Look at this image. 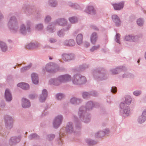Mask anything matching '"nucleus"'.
Instances as JSON below:
<instances>
[{"instance_id":"nucleus-1","label":"nucleus","mask_w":146,"mask_h":146,"mask_svg":"<svg viewBox=\"0 0 146 146\" xmlns=\"http://www.w3.org/2000/svg\"><path fill=\"white\" fill-rule=\"evenodd\" d=\"M99 105L98 103L90 101L86 103L85 107L83 106H81L79 108L78 112L79 119L84 123L89 122L90 120V116L87 113L86 111L92 110L94 107L97 108Z\"/></svg>"},{"instance_id":"nucleus-2","label":"nucleus","mask_w":146,"mask_h":146,"mask_svg":"<svg viewBox=\"0 0 146 146\" xmlns=\"http://www.w3.org/2000/svg\"><path fill=\"white\" fill-rule=\"evenodd\" d=\"M93 74L94 79L99 81L106 80L108 77L106 72L101 68L94 69L93 71Z\"/></svg>"},{"instance_id":"nucleus-3","label":"nucleus","mask_w":146,"mask_h":146,"mask_svg":"<svg viewBox=\"0 0 146 146\" xmlns=\"http://www.w3.org/2000/svg\"><path fill=\"white\" fill-rule=\"evenodd\" d=\"M8 26L11 32L13 33H15L19 31V26L15 16H13L10 17Z\"/></svg>"},{"instance_id":"nucleus-4","label":"nucleus","mask_w":146,"mask_h":146,"mask_svg":"<svg viewBox=\"0 0 146 146\" xmlns=\"http://www.w3.org/2000/svg\"><path fill=\"white\" fill-rule=\"evenodd\" d=\"M31 22L29 20H27L26 22V27L24 24H22L20 27V33L23 35H25L27 34V32H31L32 31L31 28Z\"/></svg>"},{"instance_id":"nucleus-5","label":"nucleus","mask_w":146,"mask_h":146,"mask_svg":"<svg viewBox=\"0 0 146 146\" xmlns=\"http://www.w3.org/2000/svg\"><path fill=\"white\" fill-rule=\"evenodd\" d=\"M72 82L75 85H80L85 83L86 80L84 76L80 74H76L74 75Z\"/></svg>"},{"instance_id":"nucleus-6","label":"nucleus","mask_w":146,"mask_h":146,"mask_svg":"<svg viewBox=\"0 0 146 146\" xmlns=\"http://www.w3.org/2000/svg\"><path fill=\"white\" fill-rule=\"evenodd\" d=\"M4 118L6 128L8 129H11L13 125V120L12 117L9 115H5Z\"/></svg>"},{"instance_id":"nucleus-7","label":"nucleus","mask_w":146,"mask_h":146,"mask_svg":"<svg viewBox=\"0 0 146 146\" xmlns=\"http://www.w3.org/2000/svg\"><path fill=\"white\" fill-rule=\"evenodd\" d=\"M63 117L62 115H59L57 116L53 121V125L54 128H58L62 123Z\"/></svg>"},{"instance_id":"nucleus-8","label":"nucleus","mask_w":146,"mask_h":146,"mask_svg":"<svg viewBox=\"0 0 146 146\" xmlns=\"http://www.w3.org/2000/svg\"><path fill=\"white\" fill-rule=\"evenodd\" d=\"M128 104L124 102H121L119 105L120 108L122 110L124 113L127 116L128 115L130 112V108Z\"/></svg>"},{"instance_id":"nucleus-9","label":"nucleus","mask_w":146,"mask_h":146,"mask_svg":"<svg viewBox=\"0 0 146 146\" xmlns=\"http://www.w3.org/2000/svg\"><path fill=\"white\" fill-rule=\"evenodd\" d=\"M21 139V135H19L17 136L12 137L9 140V144L11 146L15 145L20 142Z\"/></svg>"},{"instance_id":"nucleus-10","label":"nucleus","mask_w":146,"mask_h":146,"mask_svg":"<svg viewBox=\"0 0 146 146\" xmlns=\"http://www.w3.org/2000/svg\"><path fill=\"white\" fill-rule=\"evenodd\" d=\"M60 76L54 78H52L49 81V83L50 85L58 86L62 83Z\"/></svg>"},{"instance_id":"nucleus-11","label":"nucleus","mask_w":146,"mask_h":146,"mask_svg":"<svg viewBox=\"0 0 146 146\" xmlns=\"http://www.w3.org/2000/svg\"><path fill=\"white\" fill-rule=\"evenodd\" d=\"M62 59L66 62H68L74 59L75 56L72 53H64L62 54Z\"/></svg>"},{"instance_id":"nucleus-12","label":"nucleus","mask_w":146,"mask_h":146,"mask_svg":"<svg viewBox=\"0 0 146 146\" xmlns=\"http://www.w3.org/2000/svg\"><path fill=\"white\" fill-rule=\"evenodd\" d=\"M126 70V68L125 66H120L117 67L115 68L112 69L110 71L112 74L115 75L118 74L121 71Z\"/></svg>"},{"instance_id":"nucleus-13","label":"nucleus","mask_w":146,"mask_h":146,"mask_svg":"<svg viewBox=\"0 0 146 146\" xmlns=\"http://www.w3.org/2000/svg\"><path fill=\"white\" fill-rule=\"evenodd\" d=\"M45 68L46 71L50 73L55 72L56 70L55 66L53 65V64L52 63H50L47 64L45 66Z\"/></svg>"},{"instance_id":"nucleus-14","label":"nucleus","mask_w":146,"mask_h":146,"mask_svg":"<svg viewBox=\"0 0 146 146\" xmlns=\"http://www.w3.org/2000/svg\"><path fill=\"white\" fill-rule=\"evenodd\" d=\"M82 101L81 98L74 97L70 99V102L72 105L77 106L80 104Z\"/></svg>"},{"instance_id":"nucleus-15","label":"nucleus","mask_w":146,"mask_h":146,"mask_svg":"<svg viewBox=\"0 0 146 146\" xmlns=\"http://www.w3.org/2000/svg\"><path fill=\"white\" fill-rule=\"evenodd\" d=\"M23 8V9L26 10V12L29 15L33 14L36 11V9L35 8L32 7L27 5H24Z\"/></svg>"},{"instance_id":"nucleus-16","label":"nucleus","mask_w":146,"mask_h":146,"mask_svg":"<svg viewBox=\"0 0 146 146\" xmlns=\"http://www.w3.org/2000/svg\"><path fill=\"white\" fill-rule=\"evenodd\" d=\"M5 98L6 101L10 102L12 100V96L10 90L8 89H6L5 93Z\"/></svg>"},{"instance_id":"nucleus-17","label":"nucleus","mask_w":146,"mask_h":146,"mask_svg":"<svg viewBox=\"0 0 146 146\" xmlns=\"http://www.w3.org/2000/svg\"><path fill=\"white\" fill-rule=\"evenodd\" d=\"M74 127L72 122H69L67 123L66 127V131L68 133H71L74 132Z\"/></svg>"},{"instance_id":"nucleus-18","label":"nucleus","mask_w":146,"mask_h":146,"mask_svg":"<svg viewBox=\"0 0 146 146\" xmlns=\"http://www.w3.org/2000/svg\"><path fill=\"white\" fill-rule=\"evenodd\" d=\"M47 95L48 92L47 90L45 89L43 90L40 96L39 101L41 102H44L47 98Z\"/></svg>"},{"instance_id":"nucleus-19","label":"nucleus","mask_w":146,"mask_h":146,"mask_svg":"<svg viewBox=\"0 0 146 146\" xmlns=\"http://www.w3.org/2000/svg\"><path fill=\"white\" fill-rule=\"evenodd\" d=\"M85 12L88 14L92 15H94L96 13L94 8L92 6H88L85 10Z\"/></svg>"},{"instance_id":"nucleus-20","label":"nucleus","mask_w":146,"mask_h":146,"mask_svg":"<svg viewBox=\"0 0 146 146\" xmlns=\"http://www.w3.org/2000/svg\"><path fill=\"white\" fill-rule=\"evenodd\" d=\"M62 83H64L70 81L71 79V76L68 74L60 76Z\"/></svg>"},{"instance_id":"nucleus-21","label":"nucleus","mask_w":146,"mask_h":146,"mask_svg":"<svg viewBox=\"0 0 146 146\" xmlns=\"http://www.w3.org/2000/svg\"><path fill=\"white\" fill-rule=\"evenodd\" d=\"M112 19L115 23L116 26L118 27L121 24V21L119 17L116 15H114L112 16Z\"/></svg>"},{"instance_id":"nucleus-22","label":"nucleus","mask_w":146,"mask_h":146,"mask_svg":"<svg viewBox=\"0 0 146 146\" xmlns=\"http://www.w3.org/2000/svg\"><path fill=\"white\" fill-rule=\"evenodd\" d=\"M124 5V2L121 1L118 3L113 4L112 5L114 9L116 10H119L123 8Z\"/></svg>"},{"instance_id":"nucleus-23","label":"nucleus","mask_w":146,"mask_h":146,"mask_svg":"<svg viewBox=\"0 0 146 146\" xmlns=\"http://www.w3.org/2000/svg\"><path fill=\"white\" fill-rule=\"evenodd\" d=\"M109 130L108 129H106L105 131H100L96 133L95 137H103L105 134L108 133Z\"/></svg>"},{"instance_id":"nucleus-24","label":"nucleus","mask_w":146,"mask_h":146,"mask_svg":"<svg viewBox=\"0 0 146 146\" xmlns=\"http://www.w3.org/2000/svg\"><path fill=\"white\" fill-rule=\"evenodd\" d=\"M40 45V44L37 42L30 43L26 46V48L29 49L36 48L39 47Z\"/></svg>"},{"instance_id":"nucleus-25","label":"nucleus","mask_w":146,"mask_h":146,"mask_svg":"<svg viewBox=\"0 0 146 146\" xmlns=\"http://www.w3.org/2000/svg\"><path fill=\"white\" fill-rule=\"evenodd\" d=\"M22 105L23 108H27L30 106L31 104L28 99L23 98L22 100Z\"/></svg>"},{"instance_id":"nucleus-26","label":"nucleus","mask_w":146,"mask_h":146,"mask_svg":"<svg viewBox=\"0 0 146 146\" xmlns=\"http://www.w3.org/2000/svg\"><path fill=\"white\" fill-rule=\"evenodd\" d=\"M56 23L59 25L64 26L67 25V20L63 18H61L57 19L56 20Z\"/></svg>"},{"instance_id":"nucleus-27","label":"nucleus","mask_w":146,"mask_h":146,"mask_svg":"<svg viewBox=\"0 0 146 146\" xmlns=\"http://www.w3.org/2000/svg\"><path fill=\"white\" fill-rule=\"evenodd\" d=\"M63 44L65 46H73L75 44V42L74 40L70 39L69 40H65Z\"/></svg>"},{"instance_id":"nucleus-28","label":"nucleus","mask_w":146,"mask_h":146,"mask_svg":"<svg viewBox=\"0 0 146 146\" xmlns=\"http://www.w3.org/2000/svg\"><path fill=\"white\" fill-rule=\"evenodd\" d=\"M98 37L97 34L96 33L94 32L92 34L90 37V41L92 44H96Z\"/></svg>"},{"instance_id":"nucleus-29","label":"nucleus","mask_w":146,"mask_h":146,"mask_svg":"<svg viewBox=\"0 0 146 146\" xmlns=\"http://www.w3.org/2000/svg\"><path fill=\"white\" fill-rule=\"evenodd\" d=\"M31 78L33 83L37 84L38 83V76L37 74L33 73L31 74Z\"/></svg>"},{"instance_id":"nucleus-30","label":"nucleus","mask_w":146,"mask_h":146,"mask_svg":"<svg viewBox=\"0 0 146 146\" xmlns=\"http://www.w3.org/2000/svg\"><path fill=\"white\" fill-rule=\"evenodd\" d=\"M75 128L77 130H80L82 127L81 123L79 121V119L76 117L74 119Z\"/></svg>"},{"instance_id":"nucleus-31","label":"nucleus","mask_w":146,"mask_h":146,"mask_svg":"<svg viewBox=\"0 0 146 146\" xmlns=\"http://www.w3.org/2000/svg\"><path fill=\"white\" fill-rule=\"evenodd\" d=\"M46 31L50 33H54L55 30L54 29V24L53 23H52L48 25L47 27Z\"/></svg>"},{"instance_id":"nucleus-32","label":"nucleus","mask_w":146,"mask_h":146,"mask_svg":"<svg viewBox=\"0 0 146 146\" xmlns=\"http://www.w3.org/2000/svg\"><path fill=\"white\" fill-rule=\"evenodd\" d=\"M18 86L21 88L23 90H26L29 89V85L25 83H21L17 84Z\"/></svg>"},{"instance_id":"nucleus-33","label":"nucleus","mask_w":146,"mask_h":146,"mask_svg":"<svg viewBox=\"0 0 146 146\" xmlns=\"http://www.w3.org/2000/svg\"><path fill=\"white\" fill-rule=\"evenodd\" d=\"M83 35L82 34H78L76 38L77 44L79 45L81 44L82 42Z\"/></svg>"},{"instance_id":"nucleus-34","label":"nucleus","mask_w":146,"mask_h":146,"mask_svg":"<svg viewBox=\"0 0 146 146\" xmlns=\"http://www.w3.org/2000/svg\"><path fill=\"white\" fill-rule=\"evenodd\" d=\"M0 47L3 52H6L7 50V46L3 42H0Z\"/></svg>"},{"instance_id":"nucleus-35","label":"nucleus","mask_w":146,"mask_h":146,"mask_svg":"<svg viewBox=\"0 0 146 146\" xmlns=\"http://www.w3.org/2000/svg\"><path fill=\"white\" fill-rule=\"evenodd\" d=\"M44 28L43 24L39 23L36 24L35 26V30L38 31H41Z\"/></svg>"},{"instance_id":"nucleus-36","label":"nucleus","mask_w":146,"mask_h":146,"mask_svg":"<svg viewBox=\"0 0 146 146\" xmlns=\"http://www.w3.org/2000/svg\"><path fill=\"white\" fill-rule=\"evenodd\" d=\"M39 136L36 133L31 134L28 136V138L30 140L39 139Z\"/></svg>"},{"instance_id":"nucleus-37","label":"nucleus","mask_w":146,"mask_h":146,"mask_svg":"<svg viewBox=\"0 0 146 146\" xmlns=\"http://www.w3.org/2000/svg\"><path fill=\"white\" fill-rule=\"evenodd\" d=\"M48 5L52 7H55L57 5L56 0H49L48 1Z\"/></svg>"},{"instance_id":"nucleus-38","label":"nucleus","mask_w":146,"mask_h":146,"mask_svg":"<svg viewBox=\"0 0 146 146\" xmlns=\"http://www.w3.org/2000/svg\"><path fill=\"white\" fill-rule=\"evenodd\" d=\"M65 97V95L62 93H57L56 95V99L59 100L64 99V98Z\"/></svg>"},{"instance_id":"nucleus-39","label":"nucleus","mask_w":146,"mask_h":146,"mask_svg":"<svg viewBox=\"0 0 146 146\" xmlns=\"http://www.w3.org/2000/svg\"><path fill=\"white\" fill-rule=\"evenodd\" d=\"M65 30L62 29L59 30L57 32V35L60 37H63L65 35Z\"/></svg>"},{"instance_id":"nucleus-40","label":"nucleus","mask_w":146,"mask_h":146,"mask_svg":"<svg viewBox=\"0 0 146 146\" xmlns=\"http://www.w3.org/2000/svg\"><path fill=\"white\" fill-rule=\"evenodd\" d=\"M86 142L89 145H93L97 143V142L94 140L89 139H86Z\"/></svg>"},{"instance_id":"nucleus-41","label":"nucleus","mask_w":146,"mask_h":146,"mask_svg":"<svg viewBox=\"0 0 146 146\" xmlns=\"http://www.w3.org/2000/svg\"><path fill=\"white\" fill-rule=\"evenodd\" d=\"M32 64H30L29 65L23 67L21 69L20 71L21 72H23L26 71L27 70L30 69V68L31 67Z\"/></svg>"},{"instance_id":"nucleus-42","label":"nucleus","mask_w":146,"mask_h":146,"mask_svg":"<svg viewBox=\"0 0 146 146\" xmlns=\"http://www.w3.org/2000/svg\"><path fill=\"white\" fill-rule=\"evenodd\" d=\"M82 97L85 99H87L90 97L89 92H83L82 93Z\"/></svg>"},{"instance_id":"nucleus-43","label":"nucleus","mask_w":146,"mask_h":146,"mask_svg":"<svg viewBox=\"0 0 146 146\" xmlns=\"http://www.w3.org/2000/svg\"><path fill=\"white\" fill-rule=\"evenodd\" d=\"M146 120V118L142 115L139 116L138 119V121L140 123H143Z\"/></svg>"},{"instance_id":"nucleus-44","label":"nucleus","mask_w":146,"mask_h":146,"mask_svg":"<svg viewBox=\"0 0 146 146\" xmlns=\"http://www.w3.org/2000/svg\"><path fill=\"white\" fill-rule=\"evenodd\" d=\"M134 76L133 74L127 72L123 74V78H133L134 77Z\"/></svg>"},{"instance_id":"nucleus-45","label":"nucleus","mask_w":146,"mask_h":146,"mask_svg":"<svg viewBox=\"0 0 146 146\" xmlns=\"http://www.w3.org/2000/svg\"><path fill=\"white\" fill-rule=\"evenodd\" d=\"M69 21L72 24H74L77 22L78 19L77 17H73L69 19Z\"/></svg>"},{"instance_id":"nucleus-46","label":"nucleus","mask_w":146,"mask_h":146,"mask_svg":"<svg viewBox=\"0 0 146 146\" xmlns=\"http://www.w3.org/2000/svg\"><path fill=\"white\" fill-rule=\"evenodd\" d=\"M137 24L139 26H142L144 23V20L142 18H139L137 21Z\"/></svg>"},{"instance_id":"nucleus-47","label":"nucleus","mask_w":146,"mask_h":146,"mask_svg":"<svg viewBox=\"0 0 146 146\" xmlns=\"http://www.w3.org/2000/svg\"><path fill=\"white\" fill-rule=\"evenodd\" d=\"M131 98L130 96H127L125 97V101L124 102L129 105L131 104Z\"/></svg>"},{"instance_id":"nucleus-48","label":"nucleus","mask_w":146,"mask_h":146,"mask_svg":"<svg viewBox=\"0 0 146 146\" xmlns=\"http://www.w3.org/2000/svg\"><path fill=\"white\" fill-rule=\"evenodd\" d=\"M89 65L87 64H83L79 66L80 69L81 70H83L88 68Z\"/></svg>"},{"instance_id":"nucleus-49","label":"nucleus","mask_w":146,"mask_h":146,"mask_svg":"<svg viewBox=\"0 0 146 146\" xmlns=\"http://www.w3.org/2000/svg\"><path fill=\"white\" fill-rule=\"evenodd\" d=\"M131 41L136 42L137 41L139 37L138 36L131 35Z\"/></svg>"},{"instance_id":"nucleus-50","label":"nucleus","mask_w":146,"mask_h":146,"mask_svg":"<svg viewBox=\"0 0 146 146\" xmlns=\"http://www.w3.org/2000/svg\"><path fill=\"white\" fill-rule=\"evenodd\" d=\"M51 16L49 15L46 16L44 19V22L45 23H47L50 22L51 19Z\"/></svg>"},{"instance_id":"nucleus-51","label":"nucleus","mask_w":146,"mask_h":146,"mask_svg":"<svg viewBox=\"0 0 146 146\" xmlns=\"http://www.w3.org/2000/svg\"><path fill=\"white\" fill-rule=\"evenodd\" d=\"M55 135L54 134H50L48 135L47 136V139L51 141L55 137Z\"/></svg>"},{"instance_id":"nucleus-52","label":"nucleus","mask_w":146,"mask_h":146,"mask_svg":"<svg viewBox=\"0 0 146 146\" xmlns=\"http://www.w3.org/2000/svg\"><path fill=\"white\" fill-rule=\"evenodd\" d=\"M90 96H91L96 97L98 95V93L95 91H92L89 92Z\"/></svg>"},{"instance_id":"nucleus-53","label":"nucleus","mask_w":146,"mask_h":146,"mask_svg":"<svg viewBox=\"0 0 146 146\" xmlns=\"http://www.w3.org/2000/svg\"><path fill=\"white\" fill-rule=\"evenodd\" d=\"M100 47V45L98 44L96 46H93L90 49V51L93 52L94 51L97 50Z\"/></svg>"},{"instance_id":"nucleus-54","label":"nucleus","mask_w":146,"mask_h":146,"mask_svg":"<svg viewBox=\"0 0 146 146\" xmlns=\"http://www.w3.org/2000/svg\"><path fill=\"white\" fill-rule=\"evenodd\" d=\"M120 38V35L119 33H117L115 36V40L118 43L120 44V41L119 39Z\"/></svg>"},{"instance_id":"nucleus-55","label":"nucleus","mask_w":146,"mask_h":146,"mask_svg":"<svg viewBox=\"0 0 146 146\" xmlns=\"http://www.w3.org/2000/svg\"><path fill=\"white\" fill-rule=\"evenodd\" d=\"M117 88L115 86H113L111 87V92L113 94L117 92Z\"/></svg>"},{"instance_id":"nucleus-56","label":"nucleus","mask_w":146,"mask_h":146,"mask_svg":"<svg viewBox=\"0 0 146 146\" xmlns=\"http://www.w3.org/2000/svg\"><path fill=\"white\" fill-rule=\"evenodd\" d=\"M131 35H126L125 36V39L127 41H131Z\"/></svg>"},{"instance_id":"nucleus-57","label":"nucleus","mask_w":146,"mask_h":146,"mask_svg":"<svg viewBox=\"0 0 146 146\" xmlns=\"http://www.w3.org/2000/svg\"><path fill=\"white\" fill-rule=\"evenodd\" d=\"M141 93V91H140L136 90L133 92V94L135 96H137L139 95Z\"/></svg>"},{"instance_id":"nucleus-58","label":"nucleus","mask_w":146,"mask_h":146,"mask_svg":"<svg viewBox=\"0 0 146 146\" xmlns=\"http://www.w3.org/2000/svg\"><path fill=\"white\" fill-rule=\"evenodd\" d=\"M49 42L51 43H54L56 42V39L52 38H49Z\"/></svg>"},{"instance_id":"nucleus-59","label":"nucleus","mask_w":146,"mask_h":146,"mask_svg":"<svg viewBox=\"0 0 146 146\" xmlns=\"http://www.w3.org/2000/svg\"><path fill=\"white\" fill-rule=\"evenodd\" d=\"M68 5H69V6L73 7H75L76 5V4H75L72 3L71 2H68Z\"/></svg>"},{"instance_id":"nucleus-60","label":"nucleus","mask_w":146,"mask_h":146,"mask_svg":"<svg viewBox=\"0 0 146 146\" xmlns=\"http://www.w3.org/2000/svg\"><path fill=\"white\" fill-rule=\"evenodd\" d=\"M66 25V27L64 29L65 31H68L70 29V28L71 27V25L70 24H68Z\"/></svg>"},{"instance_id":"nucleus-61","label":"nucleus","mask_w":146,"mask_h":146,"mask_svg":"<svg viewBox=\"0 0 146 146\" xmlns=\"http://www.w3.org/2000/svg\"><path fill=\"white\" fill-rule=\"evenodd\" d=\"M84 46L86 48H87L89 47L90 45V43L87 42H85L84 43Z\"/></svg>"},{"instance_id":"nucleus-62","label":"nucleus","mask_w":146,"mask_h":146,"mask_svg":"<svg viewBox=\"0 0 146 146\" xmlns=\"http://www.w3.org/2000/svg\"><path fill=\"white\" fill-rule=\"evenodd\" d=\"M0 106L2 108H4L5 106V104L4 102L2 101L0 103Z\"/></svg>"},{"instance_id":"nucleus-63","label":"nucleus","mask_w":146,"mask_h":146,"mask_svg":"<svg viewBox=\"0 0 146 146\" xmlns=\"http://www.w3.org/2000/svg\"><path fill=\"white\" fill-rule=\"evenodd\" d=\"M29 98L31 99H33L35 98V96L33 94H30L29 96Z\"/></svg>"},{"instance_id":"nucleus-64","label":"nucleus","mask_w":146,"mask_h":146,"mask_svg":"<svg viewBox=\"0 0 146 146\" xmlns=\"http://www.w3.org/2000/svg\"><path fill=\"white\" fill-rule=\"evenodd\" d=\"M142 115L146 118V110H145L142 113Z\"/></svg>"}]
</instances>
